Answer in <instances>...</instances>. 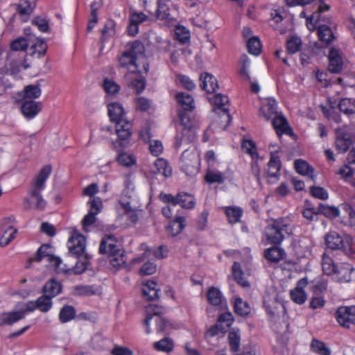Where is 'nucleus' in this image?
I'll return each instance as SVG.
<instances>
[{"label":"nucleus","instance_id":"f257e3e1","mask_svg":"<svg viewBox=\"0 0 355 355\" xmlns=\"http://www.w3.org/2000/svg\"><path fill=\"white\" fill-rule=\"evenodd\" d=\"M117 61L118 67L125 71L126 79H131V75L134 73L147 72L148 70L145 48L139 42H135L127 46L118 56Z\"/></svg>","mask_w":355,"mask_h":355},{"label":"nucleus","instance_id":"f03ea898","mask_svg":"<svg viewBox=\"0 0 355 355\" xmlns=\"http://www.w3.org/2000/svg\"><path fill=\"white\" fill-rule=\"evenodd\" d=\"M292 227L288 219L278 218L272 220L265 230L268 241L274 244L280 243L286 235L291 234Z\"/></svg>","mask_w":355,"mask_h":355},{"label":"nucleus","instance_id":"7ed1b4c3","mask_svg":"<svg viewBox=\"0 0 355 355\" xmlns=\"http://www.w3.org/2000/svg\"><path fill=\"white\" fill-rule=\"evenodd\" d=\"M200 163V155L196 149L189 148L182 153L180 167L187 175H196L199 171Z\"/></svg>","mask_w":355,"mask_h":355},{"label":"nucleus","instance_id":"20e7f679","mask_svg":"<svg viewBox=\"0 0 355 355\" xmlns=\"http://www.w3.org/2000/svg\"><path fill=\"white\" fill-rule=\"evenodd\" d=\"M181 125L182 126V137L180 141L176 140V146H180L182 143H188L196 137V130L199 128V123L195 119H191L187 113L179 114Z\"/></svg>","mask_w":355,"mask_h":355},{"label":"nucleus","instance_id":"39448f33","mask_svg":"<svg viewBox=\"0 0 355 355\" xmlns=\"http://www.w3.org/2000/svg\"><path fill=\"white\" fill-rule=\"evenodd\" d=\"M54 249L49 245H42L37 250L34 260L35 261H42L43 260L49 263L50 266L54 268L57 272H67L69 270L65 267H62V260L53 256Z\"/></svg>","mask_w":355,"mask_h":355},{"label":"nucleus","instance_id":"423d86ee","mask_svg":"<svg viewBox=\"0 0 355 355\" xmlns=\"http://www.w3.org/2000/svg\"><path fill=\"white\" fill-rule=\"evenodd\" d=\"M210 101L214 106V113H221V118L223 123L220 128L226 129L231 121V116L227 107L229 102L227 96L217 94L210 98Z\"/></svg>","mask_w":355,"mask_h":355},{"label":"nucleus","instance_id":"0eeeda50","mask_svg":"<svg viewBox=\"0 0 355 355\" xmlns=\"http://www.w3.org/2000/svg\"><path fill=\"white\" fill-rule=\"evenodd\" d=\"M326 244L331 249L343 250L346 254L352 252V238L348 235L341 236L336 232L327 234Z\"/></svg>","mask_w":355,"mask_h":355},{"label":"nucleus","instance_id":"6e6552de","mask_svg":"<svg viewBox=\"0 0 355 355\" xmlns=\"http://www.w3.org/2000/svg\"><path fill=\"white\" fill-rule=\"evenodd\" d=\"M15 218L8 217L1 222L2 235L0 238V245L5 247L8 245L17 234V229L14 225Z\"/></svg>","mask_w":355,"mask_h":355},{"label":"nucleus","instance_id":"1a4fd4ad","mask_svg":"<svg viewBox=\"0 0 355 355\" xmlns=\"http://www.w3.org/2000/svg\"><path fill=\"white\" fill-rule=\"evenodd\" d=\"M69 253L78 257L87 255L86 253V239L81 234L75 231L68 241Z\"/></svg>","mask_w":355,"mask_h":355},{"label":"nucleus","instance_id":"9d476101","mask_svg":"<svg viewBox=\"0 0 355 355\" xmlns=\"http://www.w3.org/2000/svg\"><path fill=\"white\" fill-rule=\"evenodd\" d=\"M338 322L344 327L355 325V306H341L336 311Z\"/></svg>","mask_w":355,"mask_h":355},{"label":"nucleus","instance_id":"9b49d317","mask_svg":"<svg viewBox=\"0 0 355 355\" xmlns=\"http://www.w3.org/2000/svg\"><path fill=\"white\" fill-rule=\"evenodd\" d=\"M115 132L121 145L126 146L132 135V126L127 119L115 122Z\"/></svg>","mask_w":355,"mask_h":355},{"label":"nucleus","instance_id":"f8f14e48","mask_svg":"<svg viewBox=\"0 0 355 355\" xmlns=\"http://www.w3.org/2000/svg\"><path fill=\"white\" fill-rule=\"evenodd\" d=\"M117 209L133 218L141 211V206L135 199L123 198L117 205Z\"/></svg>","mask_w":355,"mask_h":355},{"label":"nucleus","instance_id":"ddd939ff","mask_svg":"<svg viewBox=\"0 0 355 355\" xmlns=\"http://www.w3.org/2000/svg\"><path fill=\"white\" fill-rule=\"evenodd\" d=\"M107 107L108 115L110 118V120L113 122L121 121L125 119L126 112L125 109L121 103L113 101V102H107Z\"/></svg>","mask_w":355,"mask_h":355},{"label":"nucleus","instance_id":"4468645a","mask_svg":"<svg viewBox=\"0 0 355 355\" xmlns=\"http://www.w3.org/2000/svg\"><path fill=\"white\" fill-rule=\"evenodd\" d=\"M329 69L333 73H339L343 67V54L336 48H331L329 54Z\"/></svg>","mask_w":355,"mask_h":355},{"label":"nucleus","instance_id":"2eb2a0df","mask_svg":"<svg viewBox=\"0 0 355 355\" xmlns=\"http://www.w3.org/2000/svg\"><path fill=\"white\" fill-rule=\"evenodd\" d=\"M24 318V313L17 306L15 310L0 313V327L12 325Z\"/></svg>","mask_w":355,"mask_h":355},{"label":"nucleus","instance_id":"dca6fc26","mask_svg":"<svg viewBox=\"0 0 355 355\" xmlns=\"http://www.w3.org/2000/svg\"><path fill=\"white\" fill-rule=\"evenodd\" d=\"M307 284L308 282L306 278L301 279L298 281L296 287L290 291L291 297L294 302L302 304L306 302L307 295L304 288Z\"/></svg>","mask_w":355,"mask_h":355},{"label":"nucleus","instance_id":"f3484780","mask_svg":"<svg viewBox=\"0 0 355 355\" xmlns=\"http://www.w3.org/2000/svg\"><path fill=\"white\" fill-rule=\"evenodd\" d=\"M352 143V137L347 132V130L345 128L339 129L335 141L336 149L340 153H344L349 149Z\"/></svg>","mask_w":355,"mask_h":355},{"label":"nucleus","instance_id":"a211bd4d","mask_svg":"<svg viewBox=\"0 0 355 355\" xmlns=\"http://www.w3.org/2000/svg\"><path fill=\"white\" fill-rule=\"evenodd\" d=\"M141 248L144 250L141 258H137L136 261H144L147 259H163L166 257L167 252L165 248L160 246L155 248H150L146 245H142Z\"/></svg>","mask_w":355,"mask_h":355},{"label":"nucleus","instance_id":"6ab92c4d","mask_svg":"<svg viewBox=\"0 0 355 355\" xmlns=\"http://www.w3.org/2000/svg\"><path fill=\"white\" fill-rule=\"evenodd\" d=\"M146 14L141 12L132 11L130 15V25L128 26V33L131 36L136 35L139 32V25L148 20Z\"/></svg>","mask_w":355,"mask_h":355},{"label":"nucleus","instance_id":"aec40b11","mask_svg":"<svg viewBox=\"0 0 355 355\" xmlns=\"http://www.w3.org/2000/svg\"><path fill=\"white\" fill-rule=\"evenodd\" d=\"M42 110V103L30 100H24L21 105L24 116L28 119L35 117Z\"/></svg>","mask_w":355,"mask_h":355},{"label":"nucleus","instance_id":"412c9836","mask_svg":"<svg viewBox=\"0 0 355 355\" xmlns=\"http://www.w3.org/2000/svg\"><path fill=\"white\" fill-rule=\"evenodd\" d=\"M280 168V159L276 157H270L268 163L266 171L267 177L270 183L274 184L278 180Z\"/></svg>","mask_w":355,"mask_h":355},{"label":"nucleus","instance_id":"4be33fe9","mask_svg":"<svg viewBox=\"0 0 355 355\" xmlns=\"http://www.w3.org/2000/svg\"><path fill=\"white\" fill-rule=\"evenodd\" d=\"M260 113L266 120L275 116L277 114L275 100L271 98L264 99L262 101Z\"/></svg>","mask_w":355,"mask_h":355},{"label":"nucleus","instance_id":"5701e85b","mask_svg":"<svg viewBox=\"0 0 355 355\" xmlns=\"http://www.w3.org/2000/svg\"><path fill=\"white\" fill-rule=\"evenodd\" d=\"M51 172V167L50 166H44L40 171V173L36 178L35 182L33 189V193L34 196H38V192L44 188L45 182L49 177Z\"/></svg>","mask_w":355,"mask_h":355},{"label":"nucleus","instance_id":"b1692460","mask_svg":"<svg viewBox=\"0 0 355 355\" xmlns=\"http://www.w3.org/2000/svg\"><path fill=\"white\" fill-rule=\"evenodd\" d=\"M121 249L117 245L116 239L112 236H105L101 241L99 251L101 254H110Z\"/></svg>","mask_w":355,"mask_h":355},{"label":"nucleus","instance_id":"393cba45","mask_svg":"<svg viewBox=\"0 0 355 355\" xmlns=\"http://www.w3.org/2000/svg\"><path fill=\"white\" fill-rule=\"evenodd\" d=\"M159 288L156 282L147 281L143 284L142 293L144 297L148 300H154L159 298Z\"/></svg>","mask_w":355,"mask_h":355},{"label":"nucleus","instance_id":"a878e982","mask_svg":"<svg viewBox=\"0 0 355 355\" xmlns=\"http://www.w3.org/2000/svg\"><path fill=\"white\" fill-rule=\"evenodd\" d=\"M76 258L78 261L74 268L68 267L62 263V267H65L69 270L67 272H60L59 273H71L73 272L75 274H81L85 271L89 264L88 255L78 256Z\"/></svg>","mask_w":355,"mask_h":355},{"label":"nucleus","instance_id":"bb28decb","mask_svg":"<svg viewBox=\"0 0 355 355\" xmlns=\"http://www.w3.org/2000/svg\"><path fill=\"white\" fill-rule=\"evenodd\" d=\"M200 80L201 87L208 93L214 92L218 87L216 78L209 73H202Z\"/></svg>","mask_w":355,"mask_h":355},{"label":"nucleus","instance_id":"cd10ccee","mask_svg":"<svg viewBox=\"0 0 355 355\" xmlns=\"http://www.w3.org/2000/svg\"><path fill=\"white\" fill-rule=\"evenodd\" d=\"M295 167L299 174L307 177L311 180H315L314 170L306 162L297 159L295 162Z\"/></svg>","mask_w":355,"mask_h":355},{"label":"nucleus","instance_id":"c85d7f7f","mask_svg":"<svg viewBox=\"0 0 355 355\" xmlns=\"http://www.w3.org/2000/svg\"><path fill=\"white\" fill-rule=\"evenodd\" d=\"M103 87L106 94L107 102L109 98L116 96L121 90V87L116 82L107 78L103 80Z\"/></svg>","mask_w":355,"mask_h":355},{"label":"nucleus","instance_id":"c756f323","mask_svg":"<svg viewBox=\"0 0 355 355\" xmlns=\"http://www.w3.org/2000/svg\"><path fill=\"white\" fill-rule=\"evenodd\" d=\"M147 316L144 321L146 334L150 333V324L151 320L159 316L164 312V309L157 305H149L146 307Z\"/></svg>","mask_w":355,"mask_h":355},{"label":"nucleus","instance_id":"7c9ffc66","mask_svg":"<svg viewBox=\"0 0 355 355\" xmlns=\"http://www.w3.org/2000/svg\"><path fill=\"white\" fill-rule=\"evenodd\" d=\"M251 61L246 55H243L239 61V74L240 77L246 81L251 80V76L250 73Z\"/></svg>","mask_w":355,"mask_h":355},{"label":"nucleus","instance_id":"2f4dec72","mask_svg":"<svg viewBox=\"0 0 355 355\" xmlns=\"http://www.w3.org/2000/svg\"><path fill=\"white\" fill-rule=\"evenodd\" d=\"M322 268L324 273L327 275L336 274L338 269L332 258L327 253H324L322 255Z\"/></svg>","mask_w":355,"mask_h":355},{"label":"nucleus","instance_id":"473e14b6","mask_svg":"<svg viewBox=\"0 0 355 355\" xmlns=\"http://www.w3.org/2000/svg\"><path fill=\"white\" fill-rule=\"evenodd\" d=\"M155 170H153V173H159L163 175L164 177H169L172 175V168L168 165L166 160L159 158L156 159L154 162Z\"/></svg>","mask_w":355,"mask_h":355},{"label":"nucleus","instance_id":"72a5a7b5","mask_svg":"<svg viewBox=\"0 0 355 355\" xmlns=\"http://www.w3.org/2000/svg\"><path fill=\"white\" fill-rule=\"evenodd\" d=\"M329 8L330 6L329 5L326 4L323 1L320 2L318 7V11L314 12L306 18V26L310 31L315 29L316 23L319 20V13L327 11Z\"/></svg>","mask_w":355,"mask_h":355},{"label":"nucleus","instance_id":"f704fd0d","mask_svg":"<svg viewBox=\"0 0 355 355\" xmlns=\"http://www.w3.org/2000/svg\"><path fill=\"white\" fill-rule=\"evenodd\" d=\"M46 49V43L42 39L35 38L31 44V54L37 58L44 55Z\"/></svg>","mask_w":355,"mask_h":355},{"label":"nucleus","instance_id":"c9c22d12","mask_svg":"<svg viewBox=\"0 0 355 355\" xmlns=\"http://www.w3.org/2000/svg\"><path fill=\"white\" fill-rule=\"evenodd\" d=\"M272 125L278 135L290 132L288 124L283 116L277 114L274 116Z\"/></svg>","mask_w":355,"mask_h":355},{"label":"nucleus","instance_id":"e433bc0d","mask_svg":"<svg viewBox=\"0 0 355 355\" xmlns=\"http://www.w3.org/2000/svg\"><path fill=\"white\" fill-rule=\"evenodd\" d=\"M176 99L178 104L185 110L190 111L195 107L193 97L187 93H178L176 95Z\"/></svg>","mask_w":355,"mask_h":355},{"label":"nucleus","instance_id":"4c0bfd02","mask_svg":"<svg viewBox=\"0 0 355 355\" xmlns=\"http://www.w3.org/2000/svg\"><path fill=\"white\" fill-rule=\"evenodd\" d=\"M185 227V218L182 216H178L175 220L171 221L168 226V232L172 236H176L180 234Z\"/></svg>","mask_w":355,"mask_h":355},{"label":"nucleus","instance_id":"58836bf2","mask_svg":"<svg viewBox=\"0 0 355 355\" xmlns=\"http://www.w3.org/2000/svg\"><path fill=\"white\" fill-rule=\"evenodd\" d=\"M205 181L209 184L223 183L225 177L224 173L216 171L214 167L208 168L205 176Z\"/></svg>","mask_w":355,"mask_h":355},{"label":"nucleus","instance_id":"ea45409f","mask_svg":"<svg viewBox=\"0 0 355 355\" xmlns=\"http://www.w3.org/2000/svg\"><path fill=\"white\" fill-rule=\"evenodd\" d=\"M44 295L53 298L57 296L62 290L61 284L52 279L49 282H46L44 286Z\"/></svg>","mask_w":355,"mask_h":355},{"label":"nucleus","instance_id":"a19ab883","mask_svg":"<svg viewBox=\"0 0 355 355\" xmlns=\"http://www.w3.org/2000/svg\"><path fill=\"white\" fill-rule=\"evenodd\" d=\"M171 0H158L157 2V17L158 19L167 22L173 21V18L170 17L168 8L166 5V2H169Z\"/></svg>","mask_w":355,"mask_h":355},{"label":"nucleus","instance_id":"79ce46f5","mask_svg":"<svg viewBox=\"0 0 355 355\" xmlns=\"http://www.w3.org/2000/svg\"><path fill=\"white\" fill-rule=\"evenodd\" d=\"M340 112L346 115L355 114V99L352 98H344L340 100L338 104Z\"/></svg>","mask_w":355,"mask_h":355},{"label":"nucleus","instance_id":"37998d69","mask_svg":"<svg viewBox=\"0 0 355 355\" xmlns=\"http://www.w3.org/2000/svg\"><path fill=\"white\" fill-rule=\"evenodd\" d=\"M267 260L271 262L277 263L282 260L284 255V252L277 247L268 248L264 253Z\"/></svg>","mask_w":355,"mask_h":355},{"label":"nucleus","instance_id":"c03bdc74","mask_svg":"<svg viewBox=\"0 0 355 355\" xmlns=\"http://www.w3.org/2000/svg\"><path fill=\"white\" fill-rule=\"evenodd\" d=\"M109 259L111 265L116 268L123 266L125 263V252L123 250H116L109 254Z\"/></svg>","mask_w":355,"mask_h":355},{"label":"nucleus","instance_id":"a18cd8bd","mask_svg":"<svg viewBox=\"0 0 355 355\" xmlns=\"http://www.w3.org/2000/svg\"><path fill=\"white\" fill-rule=\"evenodd\" d=\"M207 300L211 304L218 306L223 300V295L218 288L211 287L207 292Z\"/></svg>","mask_w":355,"mask_h":355},{"label":"nucleus","instance_id":"49530a36","mask_svg":"<svg viewBox=\"0 0 355 355\" xmlns=\"http://www.w3.org/2000/svg\"><path fill=\"white\" fill-rule=\"evenodd\" d=\"M230 223H236L240 220L243 211L237 207H225L223 208Z\"/></svg>","mask_w":355,"mask_h":355},{"label":"nucleus","instance_id":"de8ad7c7","mask_svg":"<svg viewBox=\"0 0 355 355\" xmlns=\"http://www.w3.org/2000/svg\"><path fill=\"white\" fill-rule=\"evenodd\" d=\"M118 162L125 167H130L136 164L137 159L135 156L128 152H121L117 157Z\"/></svg>","mask_w":355,"mask_h":355},{"label":"nucleus","instance_id":"09e8293b","mask_svg":"<svg viewBox=\"0 0 355 355\" xmlns=\"http://www.w3.org/2000/svg\"><path fill=\"white\" fill-rule=\"evenodd\" d=\"M234 311L241 316L248 315L250 313V307L247 302L236 297L234 300Z\"/></svg>","mask_w":355,"mask_h":355},{"label":"nucleus","instance_id":"8fccbe9b","mask_svg":"<svg viewBox=\"0 0 355 355\" xmlns=\"http://www.w3.org/2000/svg\"><path fill=\"white\" fill-rule=\"evenodd\" d=\"M232 271V275L238 284L241 285L243 287H248L249 286L248 281L245 279L241 265L238 262L234 263Z\"/></svg>","mask_w":355,"mask_h":355},{"label":"nucleus","instance_id":"3c124183","mask_svg":"<svg viewBox=\"0 0 355 355\" xmlns=\"http://www.w3.org/2000/svg\"><path fill=\"white\" fill-rule=\"evenodd\" d=\"M141 73H134L131 75V79H127L130 85L134 88L137 93L141 92L146 87L144 78L140 75Z\"/></svg>","mask_w":355,"mask_h":355},{"label":"nucleus","instance_id":"603ef678","mask_svg":"<svg viewBox=\"0 0 355 355\" xmlns=\"http://www.w3.org/2000/svg\"><path fill=\"white\" fill-rule=\"evenodd\" d=\"M353 270L354 268L349 263H344L338 268L336 274L338 275V277L340 281L349 282Z\"/></svg>","mask_w":355,"mask_h":355},{"label":"nucleus","instance_id":"864d4df0","mask_svg":"<svg viewBox=\"0 0 355 355\" xmlns=\"http://www.w3.org/2000/svg\"><path fill=\"white\" fill-rule=\"evenodd\" d=\"M318 35L320 40L327 44L329 43L334 39L331 29L325 25L320 26L318 27Z\"/></svg>","mask_w":355,"mask_h":355},{"label":"nucleus","instance_id":"5fc2aeb1","mask_svg":"<svg viewBox=\"0 0 355 355\" xmlns=\"http://www.w3.org/2000/svg\"><path fill=\"white\" fill-rule=\"evenodd\" d=\"M194 197L187 193H182L178 194V204L182 207L186 209H192L195 206Z\"/></svg>","mask_w":355,"mask_h":355},{"label":"nucleus","instance_id":"6e6d98bb","mask_svg":"<svg viewBox=\"0 0 355 355\" xmlns=\"http://www.w3.org/2000/svg\"><path fill=\"white\" fill-rule=\"evenodd\" d=\"M42 94V90L39 85H31L24 88V100L35 99Z\"/></svg>","mask_w":355,"mask_h":355},{"label":"nucleus","instance_id":"4d7b16f0","mask_svg":"<svg viewBox=\"0 0 355 355\" xmlns=\"http://www.w3.org/2000/svg\"><path fill=\"white\" fill-rule=\"evenodd\" d=\"M311 349L320 354V355H330L331 354V350L329 347H327V345L323 343L318 340H313L311 345Z\"/></svg>","mask_w":355,"mask_h":355},{"label":"nucleus","instance_id":"13d9d810","mask_svg":"<svg viewBox=\"0 0 355 355\" xmlns=\"http://www.w3.org/2000/svg\"><path fill=\"white\" fill-rule=\"evenodd\" d=\"M76 315V311L71 306H64L60 311L59 318L62 322H67Z\"/></svg>","mask_w":355,"mask_h":355},{"label":"nucleus","instance_id":"bf43d9fd","mask_svg":"<svg viewBox=\"0 0 355 355\" xmlns=\"http://www.w3.org/2000/svg\"><path fill=\"white\" fill-rule=\"evenodd\" d=\"M173 341L168 338L162 339L158 342L154 343L153 344V346L156 350L165 352L171 351L173 348Z\"/></svg>","mask_w":355,"mask_h":355},{"label":"nucleus","instance_id":"052dcab7","mask_svg":"<svg viewBox=\"0 0 355 355\" xmlns=\"http://www.w3.org/2000/svg\"><path fill=\"white\" fill-rule=\"evenodd\" d=\"M248 52L254 55H257L261 53V44L259 39L257 37H252L247 43Z\"/></svg>","mask_w":355,"mask_h":355},{"label":"nucleus","instance_id":"680f3d73","mask_svg":"<svg viewBox=\"0 0 355 355\" xmlns=\"http://www.w3.org/2000/svg\"><path fill=\"white\" fill-rule=\"evenodd\" d=\"M51 297L44 295L40 297L37 301V309L42 312H47L52 306Z\"/></svg>","mask_w":355,"mask_h":355},{"label":"nucleus","instance_id":"e2e57ef3","mask_svg":"<svg viewBox=\"0 0 355 355\" xmlns=\"http://www.w3.org/2000/svg\"><path fill=\"white\" fill-rule=\"evenodd\" d=\"M318 211L324 216L328 218H334L339 215V209L336 207H330L323 204H320Z\"/></svg>","mask_w":355,"mask_h":355},{"label":"nucleus","instance_id":"0e129e2a","mask_svg":"<svg viewBox=\"0 0 355 355\" xmlns=\"http://www.w3.org/2000/svg\"><path fill=\"white\" fill-rule=\"evenodd\" d=\"M301 40L297 37H292L286 44V49L288 53L294 54L297 52L301 47Z\"/></svg>","mask_w":355,"mask_h":355},{"label":"nucleus","instance_id":"69168bd1","mask_svg":"<svg viewBox=\"0 0 355 355\" xmlns=\"http://www.w3.org/2000/svg\"><path fill=\"white\" fill-rule=\"evenodd\" d=\"M35 7V0L29 1L24 0L18 6V11L21 15H30Z\"/></svg>","mask_w":355,"mask_h":355},{"label":"nucleus","instance_id":"338daca9","mask_svg":"<svg viewBox=\"0 0 355 355\" xmlns=\"http://www.w3.org/2000/svg\"><path fill=\"white\" fill-rule=\"evenodd\" d=\"M240 334L239 330L232 329L229 334L230 345L232 350L237 351L240 347Z\"/></svg>","mask_w":355,"mask_h":355},{"label":"nucleus","instance_id":"774afa93","mask_svg":"<svg viewBox=\"0 0 355 355\" xmlns=\"http://www.w3.org/2000/svg\"><path fill=\"white\" fill-rule=\"evenodd\" d=\"M225 331L226 327H223V324L218 322L207 330L206 335L207 338H214V336L220 335L223 336Z\"/></svg>","mask_w":355,"mask_h":355}]
</instances>
